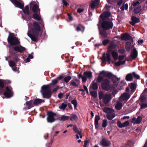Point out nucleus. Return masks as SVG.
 Listing matches in <instances>:
<instances>
[{"label": "nucleus", "mask_w": 147, "mask_h": 147, "mask_svg": "<svg viewBox=\"0 0 147 147\" xmlns=\"http://www.w3.org/2000/svg\"><path fill=\"white\" fill-rule=\"evenodd\" d=\"M102 88L106 91H108L110 90L111 86L110 85V81L109 79L113 82L114 85L117 87L118 89H121V87L124 85V83L123 81H121L120 87L119 88V85L118 84V82L120 79L117 77L116 75H114L111 72L102 71Z\"/></svg>", "instance_id": "1"}, {"label": "nucleus", "mask_w": 147, "mask_h": 147, "mask_svg": "<svg viewBox=\"0 0 147 147\" xmlns=\"http://www.w3.org/2000/svg\"><path fill=\"white\" fill-rule=\"evenodd\" d=\"M33 25L34 27L31 29L32 34L28 32L27 35L32 41L37 42V38L39 35V32L41 31V27L39 24L36 21L33 23Z\"/></svg>", "instance_id": "2"}, {"label": "nucleus", "mask_w": 147, "mask_h": 147, "mask_svg": "<svg viewBox=\"0 0 147 147\" xmlns=\"http://www.w3.org/2000/svg\"><path fill=\"white\" fill-rule=\"evenodd\" d=\"M49 88L50 86L49 84L43 85L42 87L41 92L43 98L49 99L51 97L52 93L49 89Z\"/></svg>", "instance_id": "3"}, {"label": "nucleus", "mask_w": 147, "mask_h": 147, "mask_svg": "<svg viewBox=\"0 0 147 147\" xmlns=\"http://www.w3.org/2000/svg\"><path fill=\"white\" fill-rule=\"evenodd\" d=\"M8 42L11 46H15L20 44V42L18 38L14 36V34L9 32L7 39Z\"/></svg>", "instance_id": "4"}, {"label": "nucleus", "mask_w": 147, "mask_h": 147, "mask_svg": "<svg viewBox=\"0 0 147 147\" xmlns=\"http://www.w3.org/2000/svg\"><path fill=\"white\" fill-rule=\"evenodd\" d=\"M102 21V28L105 30H109L112 28L113 24L111 21L103 20Z\"/></svg>", "instance_id": "5"}, {"label": "nucleus", "mask_w": 147, "mask_h": 147, "mask_svg": "<svg viewBox=\"0 0 147 147\" xmlns=\"http://www.w3.org/2000/svg\"><path fill=\"white\" fill-rule=\"evenodd\" d=\"M47 119L48 122L52 123L54 122L57 119L54 117L56 116L57 114L51 111H48L47 113Z\"/></svg>", "instance_id": "6"}, {"label": "nucleus", "mask_w": 147, "mask_h": 147, "mask_svg": "<svg viewBox=\"0 0 147 147\" xmlns=\"http://www.w3.org/2000/svg\"><path fill=\"white\" fill-rule=\"evenodd\" d=\"M112 98L111 94H104L103 92L102 91V99L105 104H108Z\"/></svg>", "instance_id": "7"}, {"label": "nucleus", "mask_w": 147, "mask_h": 147, "mask_svg": "<svg viewBox=\"0 0 147 147\" xmlns=\"http://www.w3.org/2000/svg\"><path fill=\"white\" fill-rule=\"evenodd\" d=\"M84 77L83 79L84 81L86 82L87 80V78L90 79L92 77V73L90 71H85L83 74Z\"/></svg>", "instance_id": "8"}, {"label": "nucleus", "mask_w": 147, "mask_h": 147, "mask_svg": "<svg viewBox=\"0 0 147 147\" xmlns=\"http://www.w3.org/2000/svg\"><path fill=\"white\" fill-rule=\"evenodd\" d=\"M4 95L6 98H9L11 97L13 95V92L8 86L6 87V90L4 93Z\"/></svg>", "instance_id": "9"}, {"label": "nucleus", "mask_w": 147, "mask_h": 147, "mask_svg": "<svg viewBox=\"0 0 147 147\" xmlns=\"http://www.w3.org/2000/svg\"><path fill=\"white\" fill-rule=\"evenodd\" d=\"M121 39L123 40H129L132 39V37L128 33H123L121 35Z\"/></svg>", "instance_id": "10"}, {"label": "nucleus", "mask_w": 147, "mask_h": 147, "mask_svg": "<svg viewBox=\"0 0 147 147\" xmlns=\"http://www.w3.org/2000/svg\"><path fill=\"white\" fill-rule=\"evenodd\" d=\"M131 21L129 22V23L131 25L134 26L136 23H139L140 22V20L138 18H137L134 16H132L131 18Z\"/></svg>", "instance_id": "11"}, {"label": "nucleus", "mask_w": 147, "mask_h": 147, "mask_svg": "<svg viewBox=\"0 0 147 147\" xmlns=\"http://www.w3.org/2000/svg\"><path fill=\"white\" fill-rule=\"evenodd\" d=\"M111 15V13L109 11H107L102 13V20H107Z\"/></svg>", "instance_id": "12"}, {"label": "nucleus", "mask_w": 147, "mask_h": 147, "mask_svg": "<svg viewBox=\"0 0 147 147\" xmlns=\"http://www.w3.org/2000/svg\"><path fill=\"white\" fill-rule=\"evenodd\" d=\"M129 122L128 121L124 122L123 123H122L120 121H118L117 123V124L118 126L119 127L121 128L127 126L129 125Z\"/></svg>", "instance_id": "13"}, {"label": "nucleus", "mask_w": 147, "mask_h": 147, "mask_svg": "<svg viewBox=\"0 0 147 147\" xmlns=\"http://www.w3.org/2000/svg\"><path fill=\"white\" fill-rule=\"evenodd\" d=\"M128 86L131 89V92L133 93L136 91L137 86V84L136 83L134 82L129 84Z\"/></svg>", "instance_id": "14"}, {"label": "nucleus", "mask_w": 147, "mask_h": 147, "mask_svg": "<svg viewBox=\"0 0 147 147\" xmlns=\"http://www.w3.org/2000/svg\"><path fill=\"white\" fill-rule=\"evenodd\" d=\"M13 48L15 51L20 53H22L26 50V48L21 46H16L13 47Z\"/></svg>", "instance_id": "15"}, {"label": "nucleus", "mask_w": 147, "mask_h": 147, "mask_svg": "<svg viewBox=\"0 0 147 147\" xmlns=\"http://www.w3.org/2000/svg\"><path fill=\"white\" fill-rule=\"evenodd\" d=\"M32 10L34 13H38L40 14V9L39 8V6L37 4H35L33 5L32 8Z\"/></svg>", "instance_id": "16"}, {"label": "nucleus", "mask_w": 147, "mask_h": 147, "mask_svg": "<svg viewBox=\"0 0 147 147\" xmlns=\"http://www.w3.org/2000/svg\"><path fill=\"white\" fill-rule=\"evenodd\" d=\"M138 56V52L135 48H134L131 53L130 56L131 58L134 59L136 58Z\"/></svg>", "instance_id": "17"}, {"label": "nucleus", "mask_w": 147, "mask_h": 147, "mask_svg": "<svg viewBox=\"0 0 147 147\" xmlns=\"http://www.w3.org/2000/svg\"><path fill=\"white\" fill-rule=\"evenodd\" d=\"M26 106H27V109H29L34 106L33 100L26 101Z\"/></svg>", "instance_id": "18"}, {"label": "nucleus", "mask_w": 147, "mask_h": 147, "mask_svg": "<svg viewBox=\"0 0 147 147\" xmlns=\"http://www.w3.org/2000/svg\"><path fill=\"white\" fill-rule=\"evenodd\" d=\"M111 144V142L109 140H107L105 138H102V145L104 147H108Z\"/></svg>", "instance_id": "19"}, {"label": "nucleus", "mask_w": 147, "mask_h": 147, "mask_svg": "<svg viewBox=\"0 0 147 147\" xmlns=\"http://www.w3.org/2000/svg\"><path fill=\"white\" fill-rule=\"evenodd\" d=\"M95 80H94L92 82L91 85H90V89L91 90L92 89L93 90H97L98 88V86L97 84L96 83L94 82Z\"/></svg>", "instance_id": "20"}, {"label": "nucleus", "mask_w": 147, "mask_h": 147, "mask_svg": "<svg viewBox=\"0 0 147 147\" xmlns=\"http://www.w3.org/2000/svg\"><path fill=\"white\" fill-rule=\"evenodd\" d=\"M100 1L99 0H94L92 1L90 5V7L92 9H94L95 6L98 5Z\"/></svg>", "instance_id": "21"}, {"label": "nucleus", "mask_w": 147, "mask_h": 147, "mask_svg": "<svg viewBox=\"0 0 147 147\" xmlns=\"http://www.w3.org/2000/svg\"><path fill=\"white\" fill-rule=\"evenodd\" d=\"M130 96V94L127 93H124L121 96V97L123 100H127L129 98Z\"/></svg>", "instance_id": "22"}, {"label": "nucleus", "mask_w": 147, "mask_h": 147, "mask_svg": "<svg viewBox=\"0 0 147 147\" xmlns=\"http://www.w3.org/2000/svg\"><path fill=\"white\" fill-rule=\"evenodd\" d=\"M100 119L99 116L96 115L95 116L94 120V125L95 128L97 129L99 127L98 121Z\"/></svg>", "instance_id": "23"}, {"label": "nucleus", "mask_w": 147, "mask_h": 147, "mask_svg": "<svg viewBox=\"0 0 147 147\" xmlns=\"http://www.w3.org/2000/svg\"><path fill=\"white\" fill-rule=\"evenodd\" d=\"M69 119L71 121L77 122L78 120V117L75 115L71 114L69 118Z\"/></svg>", "instance_id": "24"}, {"label": "nucleus", "mask_w": 147, "mask_h": 147, "mask_svg": "<svg viewBox=\"0 0 147 147\" xmlns=\"http://www.w3.org/2000/svg\"><path fill=\"white\" fill-rule=\"evenodd\" d=\"M44 102L45 101L44 100L40 99L37 98L35 99L33 102L34 105H37L39 104H40L42 102Z\"/></svg>", "instance_id": "25"}, {"label": "nucleus", "mask_w": 147, "mask_h": 147, "mask_svg": "<svg viewBox=\"0 0 147 147\" xmlns=\"http://www.w3.org/2000/svg\"><path fill=\"white\" fill-rule=\"evenodd\" d=\"M99 31V34L101 36V14L100 15L99 18V22L97 24Z\"/></svg>", "instance_id": "26"}, {"label": "nucleus", "mask_w": 147, "mask_h": 147, "mask_svg": "<svg viewBox=\"0 0 147 147\" xmlns=\"http://www.w3.org/2000/svg\"><path fill=\"white\" fill-rule=\"evenodd\" d=\"M115 116V114L114 113H111L109 114H107V119L109 120H112Z\"/></svg>", "instance_id": "27"}, {"label": "nucleus", "mask_w": 147, "mask_h": 147, "mask_svg": "<svg viewBox=\"0 0 147 147\" xmlns=\"http://www.w3.org/2000/svg\"><path fill=\"white\" fill-rule=\"evenodd\" d=\"M39 13H33V18H34L35 20L39 21L41 19V17L39 16Z\"/></svg>", "instance_id": "28"}, {"label": "nucleus", "mask_w": 147, "mask_h": 147, "mask_svg": "<svg viewBox=\"0 0 147 147\" xmlns=\"http://www.w3.org/2000/svg\"><path fill=\"white\" fill-rule=\"evenodd\" d=\"M125 79L127 81H131L133 79L132 74H127L125 77Z\"/></svg>", "instance_id": "29"}, {"label": "nucleus", "mask_w": 147, "mask_h": 147, "mask_svg": "<svg viewBox=\"0 0 147 147\" xmlns=\"http://www.w3.org/2000/svg\"><path fill=\"white\" fill-rule=\"evenodd\" d=\"M23 11L26 15H30L29 8L28 5L25 7V9L23 10Z\"/></svg>", "instance_id": "30"}, {"label": "nucleus", "mask_w": 147, "mask_h": 147, "mask_svg": "<svg viewBox=\"0 0 147 147\" xmlns=\"http://www.w3.org/2000/svg\"><path fill=\"white\" fill-rule=\"evenodd\" d=\"M103 111L104 112L107 113V114L112 113L113 111V110L107 107H105L103 109Z\"/></svg>", "instance_id": "31"}, {"label": "nucleus", "mask_w": 147, "mask_h": 147, "mask_svg": "<svg viewBox=\"0 0 147 147\" xmlns=\"http://www.w3.org/2000/svg\"><path fill=\"white\" fill-rule=\"evenodd\" d=\"M14 3L20 9H22L24 6V4L20 2L17 1L14 2Z\"/></svg>", "instance_id": "32"}, {"label": "nucleus", "mask_w": 147, "mask_h": 147, "mask_svg": "<svg viewBox=\"0 0 147 147\" xmlns=\"http://www.w3.org/2000/svg\"><path fill=\"white\" fill-rule=\"evenodd\" d=\"M131 44L130 42H128L126 43L125 48L127 51H129L130 50Z\"/></svg>", "instance_id": "33"}, {"label": "nucleus", "mask_w": 147, "mask_h": 147, "mask_svg": "<svg viewBox=\"0 0 147 147\" xmlns=\"http://www.w3.org/2000/svg\"><path fill=\"white\" fill-rule=\"evenodd\" d=\"M142 8L141 6H139L134 9V13L136 14L139 13L141 11Z\"/></svg>", "instance_id": "34"}, {"label": "nucleus", "mask_w": 147, "mask_h": 147, "mask_svg": "<svg viewBox=\"0 0 147 147\" xmlns=\"http://www.w3.org/2000/svg\"><path fill=\"white\" fill-rule=\"evenodd\" d=\"M90 93L91 95L94 98H96L97 96V92L95 91H92L89 89Z\"/></svg>", "instance_id": "35"}, {"label": "nucleus", "mask_w": 147, "mask_h": 147, "mask_svg": "<svg viewBox=\"0 0 147 147\" xmlns=\"http://www.w3.org/2000/svg\"><path fill=\"white\" fill-rule=\"evenodd\" d=\"M73 130L75 134H80V132L81 131L79 130L76 125H74Z\"/></svg>", "instance_id": "36"}, {"label": "nucleus", "mask_w": 147, "mask_h": 147, "mask_svg": "<svg viewBox=\"0 0 147 147\" xmlns=\"http://www.w3.org/2000/svg\"><path fill=\"white\" fill-rule=\"evenodd\" d=\"M69 119V116H67L62 115L61 117L59 118L58 119L60 121H65Z\"/></svg>", "instance_id": "37"}, {"label": "nucleus", "mask_w": 147, "mask_h": 147, "mask_svg": "<svg viewBox=\"0 0 147 147\" xmlns=\"http://www.w3.org/2000/svg\"><path fill=\"white\" fill-rule=\"evenodd\" d=\"M112 55L113 58L115 60L117 59L118 54L117 52L114 51H113L112 53Z\"/></svg>", "instance_id": "38"}, {"label": "nucleus", "mask_w": 147, "mask_h": 147, "mask_svg": "<svg viewBox=\"0 0 147 147\" xmlns=\"http://www.w3.org/2000/svg\"><path fill=\"white\" fill-rule=\"evenodd\" d=\"M71 103L74 105V109H76L78 105V102L77 100L75 99H74L71 101Z\"/></svg>", "instance_id": "39"}, {"label": "nucleus", "mask_w": 147, "mask_h": 147, "mask_svg": "<svg viewBox=\"0 0 147 147\" xmlns=\"http://www.w3.org/2000/svg\"><path fill=\"white\" fill-rule=\"evenodd\" d=\"M123 105L122 103L119 102L115 106V108L117 110H120L122 107Z\"/></svg>", "instance_id": "40"}, {"label": "nucleus", "mask_w": 147, "mask_h": 147, "mask_svg": "<svg viewBox=\"0 0 147 147\" xmlns=\"http://www.w3.org/2000/svg\"><path fill=\"white\" fill-rule=\"evenodd\" d=\"M9 66L11 67H13L16 65V63L13 60H10L9 62Z\"/></svg>", "instance_id": "41"}, {"label": "nucleus", "mask_w": 147, "mask_h": 147, "mask_svg": "<svg viewBox=\"0 0 147 147\" xmlns=\"http://www.w3.org/2000/svg\"><path fill=\"white\" fill-rule=\"evenodd\" d=\"M142 118L140 116H138L136 119L135 123L136 124H139L142 121Z\"/></svg>", "instance_id": "42"}, {"label": "nucleus", "mask_w": 147, "mask_h": 147, "mask_svg": "<svg viewBox=\"0 0 147 147\" xmlns=\"http://www.w3.org/2000/svg\"><path fill=\"white\" fill-rule=\"evenodd\" d=\"M67 106V105L66 104H64V103H62L61 105L59 106V108L60 109H62L63 110H64Z\"/></svg>", "instance_id": "43"}, {"label": "nucleus", "mask_w": 147, "mask_h": 147, "mask_svg": "<svg viewBox=\"0 0 147 147\" xmlns=\"http://www.w3.org/2000/svg\"><path fill=\"white\" fill-rule=\"evenodd\" d=\"M11 57L12 59L16 62H18L20 60V59L18 58V54L13 56Z\"/></svg>", "instance_id": "44"}, {"label": "nucleus", "mask_w": 147, "mask_h": 147, "mask_svg": "<svg viewBox=\"0 0 147 147\" xmlns=\"http://www.w3.org/2000/svg\"><path fill=\"white\" fill-rule=\"evenodd\" d=\"M132 74L133 78L134 77L136 79H140V76L139 75L136 74L135 72H133Z\"/></svg>", "instance_id": "45"}, {"label": "nucleus", "mask_w": 147, "mask_h": 147, "mask_svg": "<svg viewBox=\"0 0 147 147\" xmlns=\"http://www.w3.org/2000/svg\"><path fill=\"white\" fill-rule=\"evenodd\" d=\"M96 74L99 75L98 76L96 80V82L98 83H100L101 82V71L99 72V74Z\"/></svg>", "instance_id": "46"}, {"label": "nucleus", "mask_w": 147, "mask_h": 147, "mask_svg": "<svg viewBox=\"0 0 147 147\" xmlns=\"http://www.w3.org/2000/svg\"><path fill=\"white\" fill-rule=\"evenodd\" d=\"M13 48L12 49L10 48L9 50V53L11 54V57L17 54H16V53L13 51Z\"/></svg>", "instance_id": "47"}, {"label": "nucleus", "mask_w": 147, "mask_h": 147, "mask_svg": "<svg viewBox=\"0 0 147 147\" xmlns=\"http://www.w3.org/2000/svg\"><path fill=\"white\" fill-rule=\"evenodd\" d=\"M82 26L81 24H79L76 27V30L77 32H79L81 31L82 28Z\"/></svg>", "instance_id": "48"}, {"label": "nucleus", "mask_w": 147, "mask_h": 147, "mask_svg": "<svg viewBox=\"0 0 147 147\" xmlns=\"http://www.w3.org/2000/svg\"><path fill=\"white\" fill-rule=\"evenodd\" d=\"M71 77L70 76H67L64 78V81L65 82L67 83L71 79Z\"/></svg>", "instance_id": "49"}, {"label": "nucleus", "mask_w": 147, "mask_h": 147, "mask_svg": "<svg viewBox=\"0 0 147 147\" xmlns=\"http://www.w3.org/2000/svg\"><path fill=\"white\" fill-rule=\"evenodd\" d=\"M107 119H104L102 121V126L103 127H105L107 125Z\"/></svg>", "instance_id": "50"}, {"label": "nucleus", "mask_w": 147, "mask_h": 147, "mask_svg": "<svg viewBox=\"0 0 147 147\" xmlns=\"http://www.w3.org/2000/svg\"><path fill=\"white\" fill-rule=\"evenodd\" d=\"M116 46L117 45L115 44L114 43H112L110 45L109 48L110 49H113L115 48Z\"/></svg>", "instance_id": "51"}, {"label": "nucleus", "mask_w": 147, "mask_h": 147, "mask_svg": "<svg viewBox=\"0 0 147 147\" xmlns=\"http://www.w3.org/2000/svg\"><path fill=\"white\" fill-rule=\"evenodd\" d=\"M110 41L109 40L105 39L102 42V44L104 46H106Z\"/></svg>", "instance_id": "52"}, {"label": "nucleus", "mask_w": 147, "mask_h": 147, "mask_svg": "<svg viewBox=\"0 0 147 147\" xmlns=\"http://www.w3.org/2000/svg\"><path fill=\"white\" fill-rule=\"evenodd\" d=\"M105 60L108 62H109L111 61L110 55L109 53L107 54L106 55V58L105 59Z\"/></svg>", "instance_id": "53"}, {"label": "nucleus", "mask_w": 147, "mask_h": 147, "mask_svg": "<svg viewBox=\"0 0 147 147\" xmlns=\"http://www.w3.org/2000/svg\"><path fill=\"white\" fill-rule=\"evenodd\" d=\"M147 107V103H143L141 105L140 109H143Z\"/></svg>", "instance_id": "54"}, {"label": "nucleus", "mask_w": 147, "mask_h": 147, "mask_svg": "<svg viewBox=\"0 0 147 147\" xmlns=\"http://www.w3.org/2000/svg\"><path fill=\"white\" fill-rule=\"evenodd\" d=\"M58 80L57 79H55L52 80V84L53 85H55V84H57L58 82Z\"/></svg>", "instance_id": "55"}, {"label": "nucleus", "mask_w": 147, "mask_h": 147, "mask_svg": "<svg viewBox=\"0 0 147 147\" xmlns=\"http://www.w3.org/2000/svg\"><path fill=\"white\" fill-rule=\"evenodd\" d=\"M53 141L52 139H51V142L49 143H48L46 144V146L47 147H50L52 144Z\"/></svg>", "instance_id": "56"}, {"label": "nucleus", "mask_w": 147, "mask_h": 147, "mask_svg": "<svg viewBox=\"0 0 147 147\" xmlns=\"http://www.w3.org/2000/svg\"><path fill=\"white\" fill-rule=\"evenodd\" d=\"M78 77L79 79H80V78L82 79V82H85V81H84L83 79V78L84 77V76H83L82 74L80 73V74H79V75H78Z\"/></svg>", "instance_id": "57"}, {"label": "nucleus", "mask_w": 147, "mask_h": 147, "mask_svg": "<svg viewBox=\"0 0 147 147\" xmlns=\"http://www.w3.org/2000/svg\"><path fill=\"white\" fill-rule=\"evenodd\" d=\"M70 84V85L73 86L75 87H76L78 86V85L74 82H71Z\"/></svg>", "instance_id": "58"}, {"label": "nucleus", "mask_w": 147, "mask_h": 147, "mask_svg": "<svg viewBox=\"0 0 147 147\" xmlns=\"http://www.w3.org/2000/svg\"><path fill=\"white\" fill-rule=\"evenodd\" d=\"M84 9L78 8L77 10V12L79 13H81L84 11Z\"/></svg>", "instance_id": "59"}, {"label": "nucleus", "mask_w": 147, "mask_h": 147, "mask_svg": "<svg viewBox=\"0 0 147 147\" xmlns=\"http://www.w3.org/2000/svg\"><path fill=\"white\" fill-rule=\"evenodd\" d=\"M89 142L88 140H86L84 141L83 147H86L87 145Z\"/></svg>", "instance_id": "60"}, {"label": "nucleus", "mask_w": 147, "mask_h": 147, "mask_svg": "<svg viewBox=\"0 0 147 147\" xmlns=\"http://www.w3.org/2000/svg\"><path fill=\"white\" fill-rule=\"evenodd\" d=\"M125 51V50L123 49H119L118 50L119 53L121 54H123L124 53Z\"/></svg>", "instance_id": "61"}, {"label": "nucleus", "mask_w": 147, "mask_h": 147, "mask_svg": "<svg viewBox=\"0 0 147 147\" xmlns=\"http://www.w3.org/2000/svg\"><path fill=\"white\" fill-rule=\"evenodd\" d=\"M4 86L3 82L1 80H0V87L3 88L4 87Z\"/></svg>", "instance_id": "62"}, {"label": "nucleus", "mask_w": 147, "mask_h": 147, "mask_svg": "<svg viewBox=\"0 0 147 147\" xmlns=\"http://www.w3.org/2000/svg\"><path fill=\"white\" fill-rule=\"evenodd\" d=\"M62 2L63 4L65 6H67L69 5V3H67L65 0H62Z\"/></svg>", "instance_id": "63"}, {"label": "nucleus", "mask_w": 147, "mask_h": 147, "mask_svg": "<svg viewBox=\"0 0 147 147\" xmlns=\"http://www.w3.org/2000/svg\"><path fill=\"white\" fill-rule=\"evenodd\" d=\"M125 56L124 55H119L118 59L119 61L123 59L125 57Z\"/></svg>", "instance_id": "64"}]
</instances>
